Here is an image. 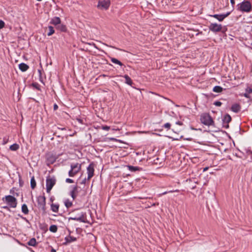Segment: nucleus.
I'll return each instance as SVG.
<instances>
[{
    "instance_id": "423d86ee",
    "label": "nucleus",
    "mask_w": 252,
    "mask_h": 252,
    "mask_svg": "<svg viewBox=\"0 0 252 252\" xmlns=\"http://www.w3.org/2000/svg\"><path fill=\"white\" fill-rule=\"evenodd\" d=\"M37 201L38 208L45 211L46 205L45 196L43 195L39 196L37 198Z\"/></svg>"
},
{
    "instance_id": "37998d69",
    "label": "nucleus",
    "mask_w": 252,
    "mask_h": 252,
    "mask_svg": "<svg viewBox=\"0 0 252 252\" xmlns=\"http://www.w3.org/2000/svg\"><path fill=\"white\" fill-rule=\"evenodd\" d=\"M244 95V96H245L247 98H249V94H248L247 93H245Z\"/></svg>"
},
{
    "instance_id": "4468645a",
    "label": "nucleus",
    "mask_w": 252,
    "mask_h": 252,
    "mask_svg": "<svg viewBox=\"0 0 252 252\" xmlns=\"http://www.w3.org/2000/svg\"><path fill=\"white\" fill-rule=\"evenodd\" d=\"M61 22V19L58 17H55L52 18L50 21V23L55 25L56 27L58 25L60 24Z\"/></svg>"
},
{
    "instance_id": "79ce46f5",
    "label": "nucleus",
    "mask_w": 252,
    "mask_h": 252,
    "mask_svg": "<svg viewBox=\"0 0 252 252\" xmlns=\"http://www.w3.org/2000/svg\"><path fill=\"white\" fill-rule=\"evenodd\" d=\"M230 3L232 4V5L233 6L235 4V0H230Z\"/></svg>"
},
{
    "instance_id": "f3484780",
    "label": "nucleus",
    "mask_w": 252,
    "mask_h": 252,
    "mask_svg": "<svg viewBox=\"0 0 252 252\" xmlns=\"http://www.w3.org/2000/svg\"><path fill=\"white\" fill-rule=\"evenodd\" d=\"M65 244L69 243L75 241L76 240V238L75 237H74L73 236L69 235L65 238Z\"/></svg>"
},
{
    "instance_id": "de8ad7c7",
    "label": "nucleus",
    "mask_w": 252,
    "mask_h": 252,
    "mask_svg": "<svg viewBox=\"0 0 252 252\" xmlns=\"http://www.w3.org/2000/svg\"><path fill=\"white\" fill-rule=\"evenodd\" d=\"M208 169V167H205L203 169V171H207Z\"/></svg>"
},
{
    "instance_id": "bb28decb",
    "label": "nucleus",
    "mask_w": 252,
    "mask_h": 252,
    "mask_svg": "<svg viewBox=\"0 0 252 252\" xmlns=\"http://www.w3.org/2000/svg\"><path fill=\"white\" fill-rule=\"evenodd\" d=\"M19 148V145L17 144H14L13 145H12L11 146H10V149L12 151H16L17 150H18Z\"/></svg>"
},
{
    "instance_id": "5701e85b",
    "label": "nucleus",
    "mask_w": 252,
    "mask_h": 252,
    "mask_svg": "<svg viewBox=\"0 0 252 252\" xmlns=\"http://www.w3.org/2000/svg\"><path fill=\"white\" fill-rule=\"evenodd\" d=\"M110 60L114 63L119 64L120 66L124 65L123 63L121 62H120V61H119L118 59H117L116 58H111Z\"/></svg>"
},
{
    "instance_id": "393cba45",
    "label": "nucleus",
    "mask_w": 252,
    "mask_h": 252,
    "mask_svg": "<svg viewBox=\"0 0 252 252\" xmlns=\"http://www.w3.org/2000/svg\"><path fill=\"white\" fill-rule=\"evenodd\" d=\"M223 88L219 86H216L214 87L213 91L216 93H220L222 91Z\"/></svg>"
},
{
    "instance_id": "c03bdc74",
    "label": "nucleus",
    "mask_w": 252,
    "mask_h": 252,
    "mask_svg": "<svg viewBox=\"0 0 252 252\" xmlns=\"http://www.w3.org/2000/svg\"><path fill=\"white\" fill-rule=\"evenodd\" d=\"M28 245L30 246H32V239H31L28 243Z\"/></svg>"
},
{
    "instance_id": "6ab92c4d",
    "label": "nucleus",
    "mask_w": 252,
    "mask_h": 252,
    "mask_svg": "<svg viewBox=\"0 0 252 252\" xmlns=\"http://www.w3.org/2000/svg\"><path fill=\"white\" fill-rule=\"evenodd\" d=\"M124 77L125 78L126 80L125 83L127 85L132 86L133 82L131 78L127 75H125Z\"/></svg>"
},
{
    "instance_id": "603ef678",
    "label": "nucleus",
    "mask_w": 252,
    "mask_h": 252,
    "mask_svg": "<svg viewBox=\"0 0 252 252\" xmlns=\"http://www.w3.org/2000/svg\"><path fill=\"white\" fill-rule=\"evenodd\" d=\"M167 192L165 191V192H163L162 194H165L167 193Z\"/></svg>"
},
{
    "instance_id": "dca6fc26",
    "label": "nucleus",
    "mask_w": 252,
    "mask_h": 252,
    "mask_svg": "<svg viewBox=\"0 0 252 252\" xmlns=\"http://www.w3.org/2000/svg\"><path fill=\"white\" fill-rule=\"evenodd\" d=\"M128 168L129 171L131 172H135L136 171H142V168L138 166H133L131 165H128Z\"/></svg>"
},
{
    "instance_id": "cd10ccee",
    "label": "nucleus",
    "mask_w": 252,
    "mask_h": 252,
    "mask_svg": "<svg viewBox=\"0 0 252 252\" xmlns=\"http://www.w3.org/2000/svg\"><path fill=\"white\" fill-rule=\"evenodd\" d=\"M22 212L25 214H26L28 213L29 210H28V207L26 204H23L22 205Z\"/></svg>"
},
{
    "instance_id": "412c9836",
    "label": "nucleus",
    "mask_w": 252,
    "mask_h": 252,
    "mask_svg": "<svg viewBox=\"0 0 252 252\" xmlns=\"http://www.w3.org/2000/svg\"><path fill=\"white\" fill-rule=\"evenodd\" d=\"M47 32L48 36H51L55 32L54 28L51 26H48Z\"/></svg>"
},
{
    "instance_id": "09e8293b",
    "label": "nucleus",
    "mask_w": 252,
    "mask_h": 252,
    "mask_svg": "<svg viewBox=\"0 0 252 252\" xmlns=\"http://www.w3.org/2000/svg\"><path fill=\"white\" fill-rule=\"evenodd\" d=\"M175 191H178V190H175ZM174 192V191L171 190V191H168V192Z\"/></svg>"
},
{
    "instance_id": "6e6d98bb",
    "label": "nucleus",
    "mask_w": 252,
    "mask_h": 252,
    "mask_svg": "<svg viewBox=\"0 0 252 252\" xmlns=\"http://www.w3.org/2000/svg\"><path fill=\"white\" fill-rule=\"evenodd\" d=\"M32 87L34 86V84L32 83Z\"/></svg>"
},
{
    "instance_id": "7ed1b4c3",
    "label": "nucleus",
    "mask_w": 252,
    "mask_h": 252,
    "mask_svg": "<svg viewBox=\"0 0 252 252\" xmlns=\"http://www.w3.org/2000/svg\"><path fill=\"white\" fill-rule=\"evenodd\" d=\"M110 4V0H99L97 8L100 10H107L109 9Z\"/></svg>"
},
{
    "instance_id": "7c9ffc66",
    "label": "nucleus",
    "mask_w": 252,
    "mask_h": 252,
    "mask_svg": "<svg viewBox=\"0 0 252 252\" xmlns=\"http://www.w3.org/2000/svg\"><path fill=\"white\" fill-rule=\"evenodd\" d=\"M214 104L218 107L220 106L222 104V103L220 101H216L214 102Z\"/></svg>"
},
{
    "instance_id": "39448f33",
    "label": "nucleus",
    "mask_w": 252,
    "mask_h": 252,
    "mask_svg": "<svg viewBox=\"0 0 252 252\" xmlns=\"http://www.w3.org/2000/svg\"><path fill=\"white\" fill-rule=\"evenodd\" d=\"M209 29L213 32H220L222 30V25L216 23H211L209 26Z\"/></svg>"
},
{
    "instance_id": "ddd939ff",
    "label": "nucleus",
    "mask_w": 252,
    "mask_h": 252,
    "mask_svg": "<svg viewBox=\"0 0 252 252\" xmlns=\"http://www.w3.org/2000/svg\"><path fill=\"white\" fill-rule=\"evenodd\" d=\"M81 164L78 163H72L71 165V169H72L74 172L78 173L81 170Z\"/></svg>"
},
{
    "instance_id": "20e7f679",
    "label": "nucleus",
    "mask_w": 252,
    "mask_h": 252,
    "mask_svg": "<svg viewBox=\"0 0 252 252\" xmlns=\"http://www.w3.org/2000/svg\"><path fill=\"white\" fill-rule=\"evenodd\" d=\"M200 121L205 125L210 126L214 125V122L209 114H203L201 116Z\"/></svg>"
},
{
    "instance_id": "4be33fe9",
    "label": "nucleus",
    "mask_w": 252,
    "mask_h": 252,
    "mask_svg": "<svg viewBox=\"0 0 252 252\" xmlns=\"http://www.w3.org/2000/svg\"><path fill=\"white\" fill-rule=\"evenodd\" d=\"M19 66V68L22 71H25L29 68V66L26 64L24 63H20Z\"/></svg>"
},
{
    "instance_id": "f8f14e48",
    "label": "nucleus",
    "mask_w": 252,
    "mask_h": 252,
    "mask_svg": "<svg viewBox=\"0 0 252 252\" xmlns=\"http://www.w3.org/2000/svg\"><path fill=\"white\" fill-rule=\"evenodd\" d=\"M241 109L240 105L238 103H235L232 105L231 107V110L234 113H238Z\"/></svg>"
},
{
    "instance_id": "9b49d317",
    "label": "nucleus",
    "mask_w": 252,
    "mask_h": 252,
    "mask_svg": "<svg viewBox=\"0 0 252 252\" xmlns=\"http://www.w3.org/2000/svg\"><path fill=\"white\" fill-rule=\"evenodd\" d=\"M78 187L77 186H73L72 188V189L70 191L69 195L72 198V199L74 200L75 199L77 196V193L78 192L77 191Z\"/></svg>"
},
{
    "instance_id": "f704fd0d",
    "label": "nucleus",
    "mask_w": 252,
    "mask_h": 252,
    "mask_svg": "<svg viewBox=\"0 0 252 252\" xmlns=\"http://www.w3.org/2000/svg\"><path fill=\"white\" fill-rule=\"evenodd\" d=\"M246 93L249 94H251L252 93V89L251 88H248L246 89Z\"/></svg>"
},
{
    "instance_id": "2f4dec72",
    "label": "nucleus",
    "mask_w": 252,
    "mask_h": 252,
    "mask_svg": "<svg viewBox=\"0 0 252 252\" xmlns=\"http://www.w3.org/2000/svg\"><path fill=\"white\" fill-rule=\"evenodd\" d=\"M101 128L103 130L108 131V130H109L110 129V126H102Z\"/></svg>"
},
{
    "instance_id": "8fccbe9b",
    "label": "nucleus",
    "mask_w": 252,
    "mask_h": 252,
    "mask_svg": "<svg viewBox=\"0 0 252 252\" xmlns=\"http://www.w3.org/2000/svg\"><path fill=\"white\" fill-rule=\"evenodd\" d=\"M59 128L61 129V130H65V127H61V128Z\"/></svg>"
},
{
    "instance_id": "4c0bfd02",
    "label": "nucleus",
    "mask_w": 252,
    "mask_h": 252,
    "mask_svg": "<svg viewBox=\"0 0 252 252\" xmlns=\"http://www.w3.org/2000/svg\"><path fill=\"white\" fill-rule=\"evenodd\" d=\"M87 178H85L84 179L82 182L80 183L81 184H85L86 183V181H87Z\"/></svg>"
},
{
    "instance_id": "2eb2a0df",
    "label": "nucleus",
    "mask_w": 252,
    "mask_h": 252,
    "mask_svg": "<svg viewBox=\"0 0 252 252\" xmlns=\"http://www.w3.org/2000/svg\"><path fill=\"white\" fill-rule=\"evenodd\" d=\"M56 28L60 31V32H65L67 30V28L66 27V26L62 24L61 22L60 23V24L58 25L56 27Z\"/></svg>"
},
{
    "instance_id": "c85d7f7f",
    "label": "nucleus",
    "mask_w": 252,
    "mask_h": 252,
    "mask_svg": "<svg viewBox=\"0 0 252 252\" xmlns=\"http://www.w3.org/2000/svg\"><path fill=\"white\" fill-rule=\"evenodd\" d=\"M74 171L72 169H70L68 172V175L70 177H74L77 173L74 172Z\"/></svg>"
},
{
    "instance_id": "c9c22d12",
    "label": "nucleus",
    "mask_w": 252,
    "mask_h": 252,
    "mask_svg": "<svg viewBox=\"0 0 252 252\" xmlns=\"http://www.w3.org/2000/svg\"><path fill=\"white\" fill-rule=\"evenodd\" d=\"M36 186V182L34 179V177H32V189L35 188Z\"/></svg>"
},
{
    "instance_id": "a211bd4d",
    "label": "nucleus",
    "mask_w": 252,
    "mask_h": 252,
    "mask_svg": "<svg viewBox=\"0 0 252 252\" xmlns=\"http://www.w3.org/2000/svg\"><path fill=\"white\" fill-rule=\"evenodd\" d=\"M231 121V117L229 114H225L223 118H222V121L224 122V123H229Z\"/></svg>"
},
{
    "instance_id": "13d9d810",
    "label": "nucleus",
    "mask_w": 252,
    "mask_h": 252,
    "mask_svg": "<svg viewBox=\"0 0 252 252\" xmlns=\"http://www.w3.org/2000/svg\"><path fill=\"white\" fill-rule=\"evenodd\" d=\"M32 252H34L33 251H32Z\"/></svg>"
},
{
    "instance_id": "4d7b16f0",
    "label": "nucleus",
    "mask_w": 252,
    "mask_h": 252,
    "mask_svg": "<svg viewBox=\"0 0 252 252\" xmlns=\"http://www.w3.org/2000/svg\"><path fill=\"white\" fill-rule=\"evenodd\" d=\"M37 0V1H41L42 0Z\"/></svg>"
},
{
    "instance_id": "5fc2aeb1",
    "label": "nucleus",
    "mask_w": 252,
    "mask_h": 252,
    "mask_svg": "<svg viewBox=\"0 0 252 252\" xmlns=\"http://www.w3.org/2000/svg\"><path fill=\"white\" fill-rule=\"evenodd\" d=\"M79 122L81 123L82 121L81 120H78Z\"/></svg>"
},
{
    "instance_id": "3c124183",
    "label": "nucleus",
    "mask_w": 252,
    "mask_h": 252,
    "mask_svg": "<svg viewBox=\"0 0 252 252\" xmlns=\"http://www.w3.org/2000/svg\"><path fill=\"white\" fill-rule=\"evenodd\" d=\"M53 200H54V198H53L52 197H51V198H50V201H52V202H53Z\"/></svg>"
},
{
    "instance_id": "864d4df0",
    "label": "nucleus",
    "mask_w": 252,
    "mask_h": 252,
    "mask_svg": "<svg viewBox=\"0 0 252 252\" xmlns=\"http://www.w3.org/2000/svg\"><path fill=\"white\" fill-rule=\"evenodd\" d=\"M30 183H31V185L32 186V179H31V181H30Z\"/></svg>"
},
{
    "instance_id": "ea45409f",
    "label": "nucleus",
    "mask_w": 252,
    "mask_h": 252,
    "mask_svg": "<svg viewBox=\"0 0 252 252\" xmlns=\"http://www.w3.org/2000/svg\"><path fill=\"white\" fill-rule=\"evenodd\" d=\"M58 108V106L57 104H54V110H56Z\"/></svg>"
},
{
    "instance_id": "aec40b11",
    "label": "nucleus",
    "mask_w": 252,
    "mask_h": 252,
    "mask_svg": "<svg viewBox=\"0 0 252 252\" xmlns=\"http://www.w3.org/2000/svg\"><path fill=\"white\" fill-rule=\"evenodd\" d=\"M59 205L58 204L52 203L51 205V210L55 213H57L59 211Z\"/></svg>"
},
{
    "instance_id": "9d476101",
    "label": "nucleus",
    "mask_w": 252,
    "mask_h": 252,
    "mask_svg": "<svg viewBox=\"0 0 252 252\" xmlns=\"http://www.w3.org/2000/svg\"><path fill=\"white\" fill-rule=\"evenodd\" d=\"M6 201L12 207L14 208L16 206L17 203L15 197L10 195L7 196L6 197Z\"/></svg>"
},
{
    "instance_id": "c756f323",
    "label": "nucleus",
    "mask_w": 252,
    "mask_h": 252,
    "mask_svg": "<svg viewBox=\"0 0 252 252\" xmlns=\"http://www.w3.org/2000/svg\"><path fill=\"white\" fill-rule=\"evenodd\" d=\"M170 126H171V125L169 123H167L165 124L163 126V127H164L165 128H166L167 129H170Z\"/></svg>"
},
{
    "instance_id": "a18cd8bd",
    "label": "nucleus",
    "mask_w": 252,
    "mask_h": 252,
    "mask_svg": "<svg viewBox=\"0 0 252 252\" xmlns=\"http://www.w3.org/2000/svg\"><path fill=\"white\" fill-rule=\"evenodd\" d=\"M185 139L186 140L191 141L192 138H186Z\"/></svg>"
},
{
    "instance_id": "b1692460",
    "label": "nucleus",
    "mask_w": 252,
    "mask_h": 252,
    "mask_svg": "<svg viewBox=\"0 0 252 252\" xmlns=\"http://www.w3.org/2000/svg\"><path fill=\"white\" fill-rule=\"evenodd\" d=\"M64 205L67 208H69L72 206V202L68 199H66L64 201Z\"/></svg>"
},
{
    "instance_id": "72a5a7b5",
    "label": "nucleus",
    "mask_w": 252,
    "mask_h": 252,
    "mask_svg": "<svg viewBox=\"0 0 252 252\" xmlns=\"http://www.w3.org/2000/svg\"><path fill=\"white\" fill-rule=\"evenodd\" d=\"M65 182L67 183H73L74 182L73 180L72 179H71L70 178H67L65 180Z\"/></svg>"
},
{
    "instance_id": "e433bc0d",
    "label": "nucleus",
    "mask_w": 252,
    "mask_h": 252,
    "mask_svg": "<svg viewBox=\"0 0 252 252\" xmlns=\"http://www.w3.org/2000/svg\"><path fill=\"white\" fill-rule=\"evenodd\" d=\"M4 26V23L1 21L0 20V29H2Z\"/></svg>"
},
{
    "instance_id": "f03ea898",
    "label": "nucleus",
    "mask_w": 252,
    "mask_h": 252,
    "mask_svg": "<svg viewBox=\"0 0 252 252\" xmlns=\"http://www.w3.org/2000/svg\"><path fill=\"white\" fill-rule=\"evenodd\" d=\"M56 179L54 176H48L46 180V187L47 192L49 193L56 184Z\"/></svg>"
},
{
    "instance_id": "1a4fd4ad",
    "label": "nucleus",
    "mask_w": 252,
    "mask_h": 252,
    "mask_svg": "<svg viewBox=\"0 0 252 252\" xmlns=\"http://www.w3.org/2000/svg\"><path fill=\"white\" fill-rule=\"evenodd\" d=\"M85 213L83 212L80 213L78 216H75L74 217H70L69 218V220H74L79 221L80 222H85Z\"/></svg>"
},
{
    "instance_id": "473e14b6",
    "label": "nucleus",
    "mask_w": 252,
    "mask_h": 252,
    "mask_svg": "<svg viewBox=\"0 0 252 252\" xmlns=\"http://www.w3.org/2000/svg\"><path fill=\"white\" fill-rule=\"evenodd\" d=\"M222 126L225 128H228L229 127V124L228 123H224V122L222 121Z\"/></svg>"
},
{
    "instance_id": "a19ab883",
    "label": "nucleus",
    "mask_w": 252,
    "mask_h": 252,
    "mask_svg": "<svg viewBox=\"0 0 252 252\" xmlns=\"http://www.w3.org/2000/svg\"><path fill=\"white\" fill-rule=\"evenodd\" d=\"M176 124L180 126L183 125V123L180 121H177L176 122Z\"/></svg>"
},
{
    "instance_id": "0eeeda50",
    "label": "nucleus",
    "mask_w": 252,
    "mask_h": 252,
    "mask_svg": "<svg viewBox=\"0 0 252 252\" xmlns=\"http://www.w3.org/2000/svg\"><path fill=\"white\" fill-rule=\"evenodd\" d=\"M230 12H227L225 13H223L221 14L209 15L208 16L214 17L217 19L219 22H222L225 18L228 17L230 14Z\"/></svg>"
},
{
    "instance_id": "a878e982",
    "label": "nucleus",
    "mask_w": 252,
    "mask_h": 252,
    "mask_svg": "<svg viewBox=\"0 0 252 252\" xmlns=\"http://www.w3.org/2000/svg\"><path fill=\"white\" fill-rule=\"evenodd\" d=\"M58 230L57 226L56 225H51L49 227V230L52 232H56Z\"/></svg>"
},
{
    "instance_id": "f257e3e1",
    "label": "nucleus",
    "mask_w": 252,
    "mask_h": 252,
    "mask_svg": "<svg viewBox=\"0 0 252 252\" xmlns=\"http://www.w3.org/2000/svg\"><path fill=\"white\" fill-rule=\"evenodd\" d=\"M237 10L243 12H250L252 10L251 3L245 0L237 5Z\"/></svg>"
},
{
    "instance_id": "6e6552de",
    "label": "nucleus",
    "mask_w": 252,
    "mask_h": 252,
    "mask_svg": "<svg viewBox=\"0 0 252 252\" xmlns=\"http://www.w3.org/2000/svg\"><path fill=\"white\" fill-rule=\"evenodd\" d=\"M94 164L93 162L91 163L87 168V172L88 174L87 180H90L94 175Z\"/></svg>"
},
{
    "instance_id": "58836bf2",
    "label": "nucleus",
    "mask_w": 252,
    "mask_h": 252,
    "mask_svg": "<svg viewBox=\"0 0 252 252\" xmlns=\"http://www.w3.org/2000/svg\"><path fill=\"white\" fill-rule=\"evenodd\" d=\"M36 244V240L35 238H32V246H34Z\"/></svg>"
},
{
    "instance_id": "49530a36",
    "label": "nucleus",
    "mask_w": 252,
    "mask_h": 252,
    "mask_svg": "<svg viewBox=\"0 0 252 252\" xmlns=\"http://www.w3.org/2000/svg\"><path fill=\"white\" fill-rule=\"evenodd\" d=\"M51 252H56V251L53 248L52 249Z\"/></svg>"
}]
</instances>
